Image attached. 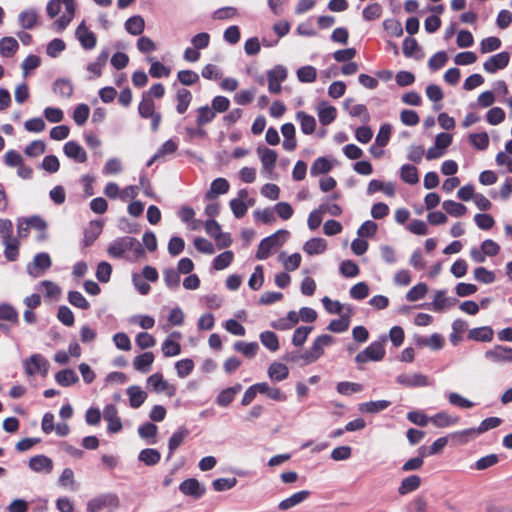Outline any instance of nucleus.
I'll use <instances>...</instances> for the list:
<instances>
[{"label": "nucleus", "mask_w": 512, "mask_h": 512, "mask_svg": "<svg viewBox=\"0 0 512 512\" xmlns=\"http://www.w3.org/2000/svg\"><path fill=\"white\" fill-rule=\"evenodd\" d=\"M396 382L399 385L413 388V387H426L428 386L429 379L426 375L420 373H403L396 377Z\"/></svg>", "instance_id": "obj_8"}, {"label": "nucleus", "mask_w": 512, "mask_h": 512, "mask_svg": "<svg viewBox=\"0 0 512 512\" xmlns=\"http://www.w3.org/2000/svg\"><path fill=\"white\" fill-rule=\"evenodd\" d=\"M334 342L332 336L324 334L318 336L312 343L310 347L311 354L318 360L323 356L325 348L330 346Z\"/></svg>", "instance_id": "obj_19"}, {"label": "nucleus", "mask_w": 512, "mask_h": 512, "mask_svg": "<svg viewBox=\"0 0 512 512\" xmlns=\"http://www.w3.org/2000/svg\"><path fill=\"white\" fill-rule=\"evenodd\" d=\"M428 292V286L425 283H418L413 286L406 294V299L410 302L421 300Z\"/></svg>", "instance_id": "obj_52"}, {"label": "nucleus", "mask_w": 512, "mask_h": 512, "mask_svg": "<svg viewBox=\"0 0 512 512\" xmlns=\"http://www.w3.org/2000/svg\"><path fill=\"white\" fill-rule=\"evenodd\" d=\"M179 490L184 495L193 496L195 498H200L205 492L204 486L194 478L183 481L179 486Z\"/></svg>", "instance_id": "obj_16"}, {"label": "nucleus", "mask_w": 512, "mask_h": 512, "mask_svg": "<svg viewBox=\"0 0 512 512\" xmlns=\"http://www.w3.org/2000/svg\"><path fill=\"white\" fill-rule=\"evenodd\" d=\"M55 380L59 385L69 387L78 382L79 378L72 369H64L56 373Z\"/></svg>", "instance_id": "obj_38"}, {"label": "nucleus", "mask_w": 512, "mask_h": 512, "mask_svg": "<svg viewBox=\"0 0 512 512\" xmlns=\"http://www.w3.org/2000/svg\"><path fill=\"white\" fill-rule=\"evenodd\" d=\"M317 114L322 125H329L336 119L337 110L334 106L322 101L317 106Z\"/></svg>", "instance_id": "obj_17"}, {"label": "nucleus", "mask_w": 512, "mask_h": 512, "mask_svg": "<svg viewBox=\"0 0 512 512\" xmlns=\"http://www.w3.org/2000/svg\"><path fill=\"white\" fill-rule=\"evenodd\" d=\"M390 401L388 400H377V401H369L365 403H361L359 405V411L362 413H378L390 406Z\"/></svg>", "instance_id": "obj_34"}, {"label": "nucleus", "mask_w": 512, "mask_h": 512, "mask_svg": "<svg viewBox=\"0 0 512 512\" xmlns=\"http://www.w3.org/2000/svg\"><path fill=\"white\" fill-rule=\"evenodd\" d=\"M176 101H177L176 111L179 114H184L187 111V109L192 101L191 92L185 88H181V89L177 90Z\"/></svg>", "instance_id": "obj_33"}, {"label": "nucleus", "mask_w": 512, "mask_h": 512, "mask_svg": "<svg viewBox=\"0 0 512 512\" xmlns=\"http://www.w3.org/2000/svg\"><path fill=\"white\" fill-rule=\"evenodd\" d=\"M18 48L19 44L15 38L7 36L0 39V55L2 57H12Z\"/></svg>", "instance_id": "obj_32"}, {"label": "nucleus", "mask_w": 512, "mask_h": 512, "mask_svg": "<svg viewBox=\"0 0 512 512\" xmlns=\"http://www.w3.org/2000/svg\"><path fill=\"white\" fill-rule=\"evenodd\" d=\"M120 506V499L115 493H103L91 498L86 505L87 512H113Z\"/></svg>", "instance_id": "obj_3"}, {"label": "nucleus", "mask_w": 512, "mask_h": 512, "mask_svg": "<svg viewBox=\"0 0 512 512\" xmlns=\"http://www.w3.org/2000/svg\"><path fill=\"white\" fill-rule=\"evenodd\" d=\"M68 301L71 305L76 308L87 310L90 307L89 302L86 298L78 291H70L68 293Z\"/></svg>", "instance_id": "obj_63"}, {"label": "nucleus", "mask_w": 512, "mask_h": 512, "mask_svg": "<svg viewBox=\"0 0 512 512\" xmlns=\"http://www.w3.org/2000/svg\"><path fill=\"white\" fill-rule=\"evenodd\" d=\"M148 61L151 63L149 74L153 78L168 77L170 75V69L161 62L154 58H148Z\"/></svg>", "instance_id": "obj_51"}, {"label": "nucleus", "mask_w": 512, "mask_h": 512, "mask_svg": "<svg viewBox=\"0 0 512 512\" xmlns=\"http://www.w3.org/2000/svg\"><path fill=\"white\" fill-rule=\"evenodd\" d=\"M144 28L145 22L141 16L130 17L125 22V29L131 35H140Z\"/></svg>", "instance_id": "obj_41"}, {"label": "nucleus", "mask_w": 512, "mask_h": 512, "mask_svg": "<svg viewBox=\"0 0 512 512\" xmlns=\"http://www.w3.org/2000/svg\"><path fill=\"white\" fill-rule=\"evenodd\" d=\"M333 168V162L325 157L317 158L311 168L310 173L312 176L328 173Z\"/></svg>", "instance_id": "obj_40"}, {"label": "nucleus", "mask_w": 512, "mask_h": 512, "mask_svg": "<svg viewBox=\"0 0 512 512\" xmlns=\"http://www.w3.org/2000/svg\"><path fill=\"white\" fill-rule=\"evenodd\" d=\"M471 145L478 150H485L489 145V136L486 132L472 133L469 135Z\"/></svg>", "instance_id": "obj_58"}, {"label": "nucleus", "mask_w": 512, "mask_h": 512, "mask_svg": "<svg viewBox=\"0 0 512 512\" xmlns=\"http://www.w3.org/2000/svg\"><path fill=\"white\" fill-rule=\"evenodd\" d=\"M189 431L186 428H179L175 431L169 439L168 448L169 454L168 459L172 457L173 452L184 442Z\"/></svg>", "instance_id": "obj_37"}, {"label": "nucleus", "mask_w": 512, "mask_h": 512, "mask_svg": "<svg viewBox=\"0 0 512 512\" xmlns=\"http://www.w3.org/2000/svg\"><path fill=\"white\" fill-rule=\"evenodd\" d=\"M478 435H480L478 428H468L464 430H460L457 432H454L451 437L458 443V444H466L469 441L475 439Z\"/></svg>", "instance_id": "obj_44"}, {"label": "nucleus", "mask_w": 512, "mask_h": 512, "mask_svg": "<svg viewBox=\"0 0 512 512\" xmlns=\"http://www.w3.org/2000/svg\"><path fill=\"white\" fill-rule=\"evenodd\" d=\"M401 179L408 184H416L419 181L417 168L410 164H405L400 168Z\"/></svg>", "instance_id": "obj_45"}, {"label": "nucleus", "mask_w": 512, "mask_h": 512, "mask_svg": "<svg viewBox=\"0 0 512 512\" xmlns=\"http://www.w3.org/2000/svg\"><path fill=\"white\" fill-rule=\"evenodd\" d=\"M448 401L451 405L464 409H470L475 405L474 402L456 392H451L448 394Z\"/></svg>", "instance_id": "obj_61"}, {"label": "nucleus", "mask_w": 512, "mask_h": 512, "mask_svg": "<svg viewBox=\"0 0 512 512\" xmlns=\"http://www.w3.org/2000/svg\"><path fill=\"white\" fill-rule=\"evenodd\" d=\"M107 251L114 258H120L128 251H133L137 257L144 253L139 241L132 237H122L113 241Z\"/></svg>", "instance_id": "obj_2"}, {"label": "nucleus", "mask_w": 512, "mask_h": 512, "mask_svg": "<svg viewBox=\"0 0 512 512\" xmlns=\"http://www.w3.org/2000/svg\"><path fill=\"white\" fill-rule=\"evenodd\" d=\"M54 92L64 99L70 98L73 93V85L67 80H57L53 85Z\"/></svg>", "instance_id": "obj_55"}, {"label": "nucleus", "mask_w": 512, "mask_h": 512, "mask_svg": "<svg viewBox=\"0 0 512 512\" xmlns=\"http://www.w3.org/2000/svg\"><path fill=\"white\" fill-rule=\"evenodd\" d=\"M126 393L129 397V404L132 408H139L147 399V393L137 385L127 388Z\"/></svg>", "instance_id": "obj_22"}, {"label": "nucleus", "mask_w": 512, "mask_h": 512, "mask_svg": "<svg viewBox=\"0 0 512 512\" xmlns=\"http://www.w3.org/2000/svg\"><path fill=\"white\" fill-rule=\"evenodd\" d=\"M268 376L272 381L280 382L285 380L289 375L288 367L280 362H273L268 367Z\"/></svg>", "instance_id": "obj_27"}, {"label": "nucleus", "mask_w": 512, "mask_h": 512, "mask_svg": "<svg viewBox=\"0 0 512 512\" xmlns=\"http://www.w3.org/2000/svg\"><path fill=\"white\" fill-rule=\"evenodd\" d=\"M310 495V492L307 491V490H302V491H299V492H296L294 494H292L291 496H289L288 498L282 500L278 507L280 510H289L295 506H297L298 504L304 502Z\"/></svg>", "instance_id": "obj_24"}, {"label": "nucleus", "mask_w": 512, "mask_h": 512, "mask_svg": "<svg viewBox=\"0 0 512 512\" xmlns=\"http://www.w3.org/2000/svg\"><path fill=\"white\" fill-rule=\"evenodd\" d=\"M230 184L225 178H216L212 181L210 189L205 197L208 200L216 198L218 195L226 194L229 191Z\"/></svg>", "instance_id": "obj_23"}, {"label": "nucleus", "mask_w": 512, "mask_h": 512, "mask_svg": "<svg viewBox=\"0 0 512 512\" xmlns=\"http://www.w3.org/2000/svg\"><path fill=\"white\" fill-rule=\"evenodd\" d=\"M24 368L29 376L41 375L45 377L48 373L49 362L41 354H33L24 361Z\"/></svg>", "instance_id": "obj_6"}, {"label": "nucleus", "mask_w": 512, "mask_h": 512, "mask_svg": "<svg viewBox=\"0 0 512 512\" xmlns=\"http://www.w3.org/2000/svg\"><path fill=\"white\" fill-rule=\"evenodd\" d=\"M160 458V453L153 448L143 449L138 455V459L148 466L156 465L160 461Z\"/></svg>", "instance_id": "obj_48"}, {"label": "nucleus", "mask_w": 512, "mask_h": 512, "mask_svg": "<svg viewBox=\"0 0 512 512\" xmlns=\"http://www.w3.org/2000/svg\"><path fill=\"white\" fill-rule=\"evenodd\" d=\"M38 21V13L33 8H28L20 12L18 22L23 29H32Z\"/></svg>", "instance_id": "obj_28"}, {"label": "nucleus", "mask_w": 512, "mask_h": 512, "mask_svg": "<svg viewBox=\"0 0 512 512\" xmlns=\"http://www.w3.org/2000/svg\"><path fill=\"white\" fill-rule=\"evenodd\" d=\"M264 282V274H263V267L261 265H258L255 267L254 272L250 276L248 280V286L252 290H259Z\"/></svg>", "instance_id": "obj_62"}, {"label": "nucleus", "mask_w": 512, "mask_h": 512, "mask_svg": "<svg viewBox=\"0 0 512 512\" xmlns=\"http://www.w3.org/2000/svg\"><path fill=\"white\" fill-rule=\"evenodd\" d=\"M163 279L165 285L171 290H176L180 285V273L177 270L166 269L163 272Z\"/></svg>", "instance_id": "obj_57"}, {"label": "nucleus", "mask_w": 512, "mask_h": 512, "mask_svg": "<svg viewBox=\"0 0 512 512\" xmlns=\"http://www.w3.org/2000/svg\"><path fill=\"white\" fill-rule=\"evenodd\" d=\"M288 236L289 232L287 230H278L274 234L264 238L259 244L256 258L259 260L267 259L276 249L284 244Z\"/></svg>", "instance_id": "obj_1"}, {"label": "nucleus", "mask_w": 512, "mask_h": 512, "mask_svg": "<svg viewBox=\"0 0 512 512\" xmlns=\"http://www.w3.org/2000/svg\"><path fill=\"white\" fill-rule=\"evenodd\" d=\"M442 208L447 214L452 217H461L466 214L467 208L465 205L455 202L453 200H446L442 203Z\"/></svg>", "instance_id": "obj_42"}, {"label": "nucleus", "mask_w": 512, "mask_h": 512, "mask_svg": "<svg viewBox=\"0 0 512 512\" xmlns=\"http://www.w3.org/2000/svg\"><path fill=\"white\" fill-rule=\"evenodd\" d=\"M316 77L317 70L311 65L300 67L297 70V78L300 82L312 83L316 80Z\"/></svg>", "instance_id": "obj_56"}, {"label": "nucleus", "mask_w": 512, "mask_h": 512, "mask_svg": "<svg viewBox=\"0 0 512 512\" xmlns=\"http://www.w3.org/2000/svg\"><path fill=\"white\" fill-rule=\"evenodd\" d=\"M4 246V254L8 261H15L19 254V240L12 236L2 240Z\"/></svg>", "instance_id": "obj_30"}, {"label": "nucleus", "mask_w": 512, "mask_h": 512, "mask_svg": "<svg viewBox=\"0 0 512 512\" xmlns=\"http://www.w3.org/2000/svg\"><path fill=\"white\" fill-rule=\"evenodd\" d=\"M76 37L84 49H93L96 46V35L82 22L76 29Z\"/></svg>", "instance_id": "obj_13"}, {"label": "nucleus", "mask_w": 512, "mask_h": 512, "mask_svg": "<svg viewBox=\"0 0 512 512\" xmlns=\"http://www.w3.org/2000/svg\"><path fill=\"white\" fill-rule=\"evenodd\" d=\"M296 119L300 123L301 131L304 134H312L316 128V120L313 116L306 114L303 111H299L296 114Z\"/></svg>", "instance_id": "obj_35"}, {"label": "nucleus", "mask_w": 512, "mask_h": 512, "mask_svg": "<svg viewBox=\"0 0 512 512\" xmlns=\"http://www.w3.org/2000/svg\"><path fill=\"white\" fill-rule=\"evenodd\" d=\"M138 113L142 118H149L155 113V104L148 95H142V100L138 106Z\"/></svg>", "instance_id": "obj_54"}, {"label": "nucleus", "mask_w": 512, "mask_h": 512, "mask_svg": "<svg viewBox=\"0 0 512 512\" xmlns=\"http://www.w3.org/2000/svg\"><path fill=\"white\" fill-rule=\"evenodd\" d=\"M102 231V223L99 221H92L85 231V243L91 244L100 235Z\"/></svg>", "instance_id": "obj_64"}, {"label": "nucleus", "mask_w": 512, "mask_h": 512, "mask_svg": "<svg viewBox=\"0 0 512 512\" xmlns=\"http://www.w3.org/2000/svg\"><path fill=\"white\" fill-rule=\"evenodd\" d=\"M161 350L165 357H174L181 353V346L176 340L167 337L161 345Z\"/></svg>", "instance_id": "obj_49"}, {"label": "nucleus", "mask_w": 512, "mask_h": 512, "mask_svg": "<svg viewBox=\"0 0 512 512\" xmlns=\"http://www.w3.org/2000/svg\"><path fill=\"white\" fill-rule=\"evenodd\" d=\"M58 483L61 487L69 489L70 491H76L78 489V485L74 477V472L71 468H65L62 471Z\"/></svg>", "instance_id": "obj_43"}, {"label": "nucleus", "mask_w": 512, "mask_h": 512, "mask_svg": "<svg viewBox=\"0 0 512 512\" xmlns=\"http://www.w3.org/2000/svg\"><path fill=\"white\" fill-rule=\"evenodd\" d=\"M234 349L241 352L247 357H254L259 349V345L256 342H243L238 341L234 344Z\"/></svg>", "instance_id": "obj_59"}, {"label": "nucleus", "mask_w": 512, "mask_h": 512, "mask_svg": "<svg viewBox=\"0 0 512 512\" xmlns=\"http://www.w3.org/2000/svg\"><path fill=\"white\" fill-rule=\"evenodd\" d=\"M147 388L157 394L165 393L168 397H173L176 393V386L165 380L159 372L147 378Z\"/></svg>", "instance_id": "obj_5"}, {"label": "nucleus", "mask_w": 512, "mask_h": 512, "mask_svg": "<svg viewBox=\"0 0 512 512\" xmlns=\"http://www.w3.org/2000/svg\"><path fill=\"white\" fill-rule=\"evenodd\" d=\"M103 417L108 422V431L110 433H117L122 429V422L115 405H106L103 410Z\"/></svg>", "instance_id": "obj_12"}, {"label": "nucleus", "mask_w": 512, "mask_h": 512, "mask_svg": "<svg viewBox=\"0 0 512 512\" xmlns=\"http://www.w3.org/2000/svg\"><path fill=\"white\" fill-rule=\"evenodd\" d=\"M29 468L36 473L50 474L53 470V461L45 455H36L29 460Z\"/></svg>", "instance_id": "obj_11"}, {"label": "nucleus", "mask_w": 512, "mask_h": 512, "mask_svg": "<svg viewBox=\"0 0 512 512\" xmlns=\"http://www.w3.org/2000/svg\"><path fill=\"white\" fill-rule=\"evenodd\" d=\"M387 341V336L383 335L380 340L372 342L363 351L358 353L355 357L357 363H367L369 361H381L385 356L384 343Z\"/></svg>", "instance_id": "obj_4"}, {"label": "nucleus", "mask_w": 512, "mask_h": 512, "mask_svg": "<svg viewBox=\"0 0 512 512\" xmlns=\"http://www.w3.org/2000/svg\"><path fill=\"white\" fill-rule=\"evenodd\" d=\"M326 249L327 241L319 237L311 238L303 245V251L309 256L322 254L326 251Z\"/></svg>", "instance_id": "obj_21"}, {"label": "nucleus", "mask_w": 512, "mask_h": 512, "mask_svg": "<svg viewBox=\"0 0 512 512\" xmlns=\"http://www.w3.org/2000/svg\"><path fill=\"white\" fill-rule=\"evenodd\" d=\"M257 154L261 160L263 168L266 171H272L278 158L277 153L267 147L259 146L257 148Z\"/></svg>", "instance_id": "obj_18"}, {"label": "nucleus", "mask_w": 512, "mask_h": 512, "mask_svg": "<svg viewBox=\"0 0 512 512\" xmlns=\"http://www.w3.org/2000/svg\"><path fill=\"white\" fill-rule=\"evenodd\" d=\"M287 78V69L282 65H277L267 71L268 91L272 94L281 92V84Z\"/></svg>", "instance_id": "obj_7"}, {"label": "nucleus", "mask_w": 512, "mask_h": 512, "mask_svg": "<svg viewBox=\"0 0 512 512\" xmlns=\"http://www.w3.org/2000/svg\"><path fill=\"white\" fill-rule=\"evenodd\" d=\"M64 154L78 163L87 160V153L84 148L75 141H68L63 147Z\"/></svg>", "instance_id": "obj_14"}, {"label": "nucleus", "mask_w": 512, "mask_h": 512, "mask_svg": "<svg viewBox=\"0 0 512 512\" xmlns=\"http://www.w3.org/2000/svg\"><path fill=\"white\" fill-rule=\"evenodd\" d=\"M194 361L189 358L181 359L175 363V369L179 378H185L191 374L194 369Z\"/></svg>", "instance_id": "obj_53"}, {"label": "nucleus", "mask_w": 512, "mask_h": 512, "mask_svg": "<svg viewBox=\"0 0 512 512\" xmlns=\"http://www.w3.org/2000/svg\"><path fill=\"white\" fill-rule=\"evenodd\" d=\"M154 362V355L152 352L142 353L134 358V368L140 373H147L150 371Z\"/></svg>", "instance_id": "obj_29"}, {"label": "nucleus", "mask_w": 512, "mask_h": 512, "mask_svg": "<svg viewBox=\"0 0 512 512\" xmlns=\"http://www.w3.org/2000/svg\"><path fill=\"white\" fill-rule=\"evenodd\" d=\"M510 60L508 52H500L491 56L483 65V68L488 73H495L499 69L505 68Z\"/></svg>", "instance_id": "obj_10"}, {"label": "nucleus", "mask_w": 512, "mask_h": 512, "mask_svg": "<svg viewBox=\"0 0 512 512\" xmlns=\"http://www.w3.org/2000/svg\"><path fill=\"white\" fill-rule=\"evenodd\" d=\"M215 116L216 114L213 109H211V107L207 105L201 106L197 109L196 123L198 127H202L210 123L215 118Z\"/></svg>", "instance_id": "obj_47"}, {"label": "nucleus", "mask_w": 512, "mask_h": 512, "mask_svg": "<svg viewBox=\"0 0 512 512\" xmlns=\"http://www.w3.org/2000/svg\"><path fill=\"white\" fill-rule=\"evenodd\" d=\"M458 416H452L447 412H439L434 416L430 417V422L437 428H446L453 426L459 422Z\"/></svg>", "instance_id": "obj_25"}, {"label": "nucleus", "mask_w": 512, "mask_h": 512, "mask_svg": "<svg viewBox=\"0 0 512 512\" xmlns=\"http://www.w3.org/2000/svg\"><path fill=\"white\" fill-rule=\"evenodd\" d=\"M255 388H258L259 393L266 394L270 399L276 401H284L286 399V396L280 391L279 388L270 387L266 382L255 384Z\"/></svg>", "instance_id": "obj_39"}, {"label": "nucleus", "mask_w": 512, "mask_h": 512, "mask_svg": "<svg viewBox=\"0 0 512 512\" xmlns=\"http://www.w3.org/2000/svg\"><path fill=\"white\" fill-rule=\"evenodd\" d=\"M485 357L492 362H512V348L495 346L485 352Z\"/></svg>", "instance_id": "obj_15"}, {"label": "nucleus", "mask_w": 512, "mask_h": 512, "mask_svg": "<svg viewBox=\"0 0 512 512\" xmlns=\"http://www.w3.org/2000/svg\"><path fill=\"white\" fill-rule=\"evenodd\" d=\"M421 485V478L418 475H410L400 482L398 493L402 496L416 491Z\"/></svg>", "instance_id": "obj_26"}, {"label": "nucleus", "mask_w": 512, "mask_h": 512, "mask_svg": "<svg viewBox=\"0 0 512 512\" xmlns=\"http://www.w3.org/2000/svg\"><path fill=\"white\" fill-rule=\"evenodd\" d=\"M241 389L242 386L237 384L234 387H229L222 390L216 398V403L221 407L228 406L234 400L235 395L241 391Z\"/></svg>", "instance_id": "obj_31"}, {"label": "nucleus", "mask_w": 512, "mask_h": 512, "mask_svg": "<svg viewBox=\"0 0 512 512\" xmlns=\"http://www.w3.org/2000/svg\"><path fill=\"white\" fill-rule=\"evenodd\" d=\"M468 338L480 342H490L493 338V330L488 326L474 328L469 331Z\"/></svg>", "instance_id": "obj_36"}, {"label": "nucleus", "mask_w": 512, "mask_h": 512, "mask_svg": "<svg viewBox=\"0 0 512 512\" xmlns=\"http://www.w3.org/2000/svg\"><path fill=\"white\" fill-rule=\"evenodd\" d=\"M157 432L158 427L150 422H147L138 428V434L142 439H152V441L149 442L150 444H154L156 442L155 437Z\"/></svg>", "instance_id": "obj_60"}, {"label": "nucleus", "mask_w": 512, "mask_h": 512, "mask_svg": "<svg viewBox=\"0 0 512 512\" xmlns=\"http://www.w3.org/2000/svg\"><path fill=\"white\" fill-rule=\"evenodd\" d=\"M278 260L286 271L292 272L300 267L302 256L299 253L288 255L283 251L278 255Z\"/></svg>", "instance_id": "obj_20"}, {"label": "nucleus", "mask_w": 512, "mask_h": 512, "mask_svg": "<svg viewBox=\"0 0 512 512\" xmlns=\"http://www.w3.org/2000/svg\"><path fill=\"white\" fill-rule=\"evenodd\" d=\"M263 346L268 350L275 352L279 349V340L277 335L272 331H264L259 336Z\"/></svg>", "instance_id": "obj_46"}, {"label": "nucleus", "mask_w": 512, "mask_h": 512, "mask_svg": "<svg viewBox=\"0 0 512 512\" xmlns=\"http://www.w3.org/2000/svg\"><path fill=\"white\" fill-rule=\"evenodd\" d=\"M51 266V258L47 253L36 254L33 262L27 266L30 275L38 277L40 272L49 269Z\"/></svg>", "instance_id": "obj_9"}, {"label": "nucleus", "mask_w": 512, "mask_h": 512, "mask_svg": "<svg viewBox=\"0 0 512 512\" xmlns=\"http://www.w3.org/2000/svg\"><path fill=\"white\" fill-rule=\"evenodd\" d=\"M234 259V253L230 250L224 251L223 253L217 255L213 260V268L215 270H224L227 268Z\"/></svg>", "instance_id": "obj_50"}]
</instances>
